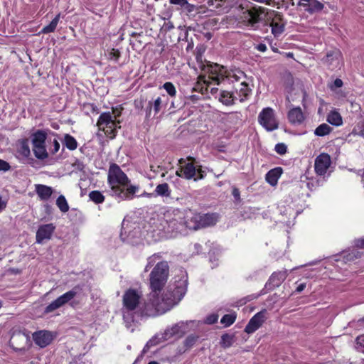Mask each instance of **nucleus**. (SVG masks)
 <instances>
[{"label": "nucleus", "instance_id": "nucleus-10", "mask_svg": "<svg viewBox=\"0 0 364 364\" xmlns=\"http://www.w3.org/2000/svg\"><path fill=\"white\" fill-rule=\"evenodd\" d=\"M287 275L288 272L287 269L273 272L266 282L263 289H264V291L267 293L269 291L279 287L286 279Z\"/></svg>", "mask_w": 364, "mask_h": 364}, {"label": "nucleus", "instance_id": "nucleus-46", "mask_svg": "<svg viewBox=\"0 0 364 364\" xmlns=\"http://www.w3.org/2000/svg\"><path fill=\"white\" fill-rule=\"evenodd\" d=\"M363 253L359 252L358 250H353L348 252L345 256L344 259L347 261H353L355 259L360 258Z\"/></svg>", "mask_w": 364, "mask_h": 364}, {"label": "nucleus", "instance_id": "nucleus-16", "mask_svg": "<svg viewBox=\"0 0 364 364\" xmlns=\"http://www.w3.org/2000/svg\"><path fill=\"white\" fill-rule=\"evenodd\" d=\"M134 105L136 109L143 111L145 113V119L149 120L153 117L154 110L152 100H146L141 97L140 99L135 100Z\"/></svg>", "mask_w": 364, "mask_h": 364}, {"label": "nucleus", "instance_id": "nucleus-15", "mask_svg": "<svg viewBox=\"0 0 364 364\" xmlns=\"http://www.w3.org/2000/svg\"><path fill=\"white\" fill-rule=\"evenodd\" d=\"M35 343L41 348H45L53 341L52 333L48 331H38L33 333Z\"/></svg>", "mask_w": 364, "mask_h": 364}, {"label": "nucleus", "instance_id": "nucleus-57", "mask_svg": "<svg viewBox=\"0 0 364 364\" xmlns=\"http://www.w3.org/2000/svg\"><path fill=\"white\" fill-rule=\"evenodd\" d=\"M120 57V52L118 49L113 48L109 53V58L112 60L117 61Z\"/></svg>", "mask_w": 364, "mask_h": 364}, {"label": "nucleus", "instance_id": "nucleus-47", "mask_svg": "<svg viewBox=\"0 0 364 364\" xmlns=\"http://www.w3.org/2000/svg\"><path fill=\"white\" fill-rule=\"evenodd\" d=\"M163 87L171 97H174L176 94V90L173 84L171 82H166L163 85Z\"/></svg>", "mask_w": 364, "mask_h": 364}, {"label": "nucleus", "instance_id": "nucleus-14", "mask_svg": "<svg viewBox=\"0 0 364 364\" xmlns=\"http://www.w3.org/2000/svg\"><path fill=\"white\" fill-rule=\"evenodd\" d=\"M331 164L330 156L326 153L321 154L315 159L314 168L316 173L320 176L324 175Z\"/></svg>", "mask_w": 364, "mask_h": 364}, {"label": "nucleus", "instance_id": "nucleus-52", "mask_svg": "<svg viewBox=\"0 0 364 364\" xmlns=\"http://www.w3.org/2000/svg\"><path fill=\"white\" fill-rule=\"evenodd\" d=\"M274 150L277 154L283 155L287 153V146L284 143H278L275 145Z\"/></svg>", "mask_w": 364, "mask_h": 364}, {"label": "nucleus", "instance_id": "nucleus-39", "mask_svg": "<svg viewBox=\"0 0 364 364\" xmlns=\"http://www.w3.org/2000/svg\"><path fill=\"white\" fill-rule=\"evenodd\" d=\"M130 36L132 38H134V40H130V45L132 46V48L134 49L140 48L143 45V42L140 39V38L142 36V33L133 32Z\"/></svg>", "mask_w": 364, "mask_h": 364}, {"label": "nucleus", "instance_id": "nucleus-30", "mask_svg": "<svg viewBox=\"0 0 364 364\" xmlns=\"http://www.w3.org/2000/svg\"><path fill=\"white\" fill-rule=\"evenodd\" d=\"M218 99L220 102L226 106L232 105L234 104L233 94L228 91H221Z\"/></svg>", "mask_w": 364, "mask_h": 364}, {"label": "nucleus", "instance_id": "nucleus-59", "mask_svg": "<svg viewBox=\"0 0 364 364\" xmlns=\"http://www.w3.org/2000/svg\"><path fill=\"white\" fill-rule=\"evenodd\" d=\"M60 143L57 139H54L53 142V148H50V151L52 154H55L60 149Z\"/></svg>", "mask_w": 364, "mask_h": 364}, {"label": "nucleus", "instance_id": "nucleus-42", "mask_svg": "<svg viewBox=\"0 0 364 364\" xmlns=\"http://www.w3.org/2000/svg\"><path fill=\"white\" fill-rule=\"evenodd\" d=\"M151 100H152L153 110H154L153 117H155L159 113L161 108L164 107V105L162 103V100L160 97H158L156 99L151 98Z\"/></svg>", "mask_w": 364, "mask_h": 364}, {"label": "nucleus", "instance_id": "nucleus-24", "mask_svg": "<svg viewBox=\"0 0 364 364\" xmlns=\"http://www.w3.org/2000/svg\"><path fill=\"white\" fill-rule=\"evenodd\" d=\"M36 192L41 200H48L52 196L53 190L50 186L38 184L36 185Z\"/></svg>", "mask_w": 364, "mask_h": 364}, {"label": "nucleus", "instance_id": "nucleus-41", "mask_svg": "<svg viewBox=\"0 0 364 364\" xmlns=\"http://www.w3.org/2000/svg\"><path fill=\"white\" fill-rule=\"evenodd\" d=\"M56 205L60 210V211H62L63 213H66L69 210L68 203L65 196L63 195L59 196L58 198H57Z\"/></svg>", "mask_w": 364, "mask_h": 364}, {"label": "nucleus", "instance_id": "nucleus-33", "mask_svg": "<svg viewBox=\"0 0 364 364\" xmlns=\"http://www.w3.org/2000/svg\"><path fill=\"white\" fill-rule=\"evenodd\" d=\"M327 122L336 127L341 125L343 123L341 114L336 111H332L328 114Z\"/></svg>", "mask_w": 364, "mask_h": 364}, {"label": "nucleus", "instance_id": "nucleus-61", "mask_svg": "<svg viewBox=\"0 0 364 364\" xmlns=\"http://www.w3.org/2000/svg\"><path fill=\"white\" fill-rule=\"evenodd\" d=\"M73 166L80 171H83V169L85 168V165L83 162H82L80 160H76L75 162L73 164Z\"/></svg>", "mask_w": 364, "mask_h": 364}, {"label": "nucleus", "instance_id": "nucleus-45", "mask_svg": "<svg viewBox=\"0 0 364 364\" xmlns=\"http://www.w3.org/2000/svg\"><path fill=\"white\" fill-rule=\"evenodd\" d=\"M161 341H163L162 337L161 338H158L157 336L152 338L146 343V344L143 348L142 353H146V352L149 351L151 347L159 344Z\"/></svg>", "mask_w": 364, "mask_h": 364}, {"label": "nucleus", "instance_id": "nucleus-26", "mask_svg": "<svg viewBox=\"0 0 364 364\" xmlns=\"http://www.w3.org/2000/svg\"><path fill=\"white\" fill-rule=\"evenodd\" d=\"M187 279H179L178 281H176L173 285H170L166 291L168 292H171L173 295V296L176 297V294H179L178 291H181V289H183L185 294L187 291Z\"/></svg>", "mask_w": 364, "mask_h": 364}, {"label": "nucleus", "instance_id": "nucleus-13", "mask_svg": "<svg viewBox=\"0 0 364 364\" xmlns=\"http://www.w3.org/2000/svg\"><path fill=\"white\" fill-rule=\"evenodd\" d=\"M266 310H262L254 315L245 328V332L250 334L262 326L265 321Z\"/></svg>", "mask_w": 364, "mask_h": 364}, {"label": "nucleus", "instance_id": "nucleus-54", "mask_svg": "<svg viewBox=\"0 0 364 364\" xmlns=\"http://www.w3.org/2000/svg\"><path fill=\"white\" fill-rule=\"evenodd\" d=\"M11 169V166L7 161L0 159V172H6Z\"/></svg>", "mask_w": 364, "mask_h": 364}, {"label": "nucleus", "instance_id": "nucleus-44", "mask_svg": "<svg viewBox=\"0 0 364 364\" xmlns=\"http://www.w3.org/2000/svg\"><path fill=\"white\" fill-rule=\"evenodd\" d=\"M198 338H199L198 336L193 335V334L189 335L188 336L186 337V338L183 341L184 346L186 347V349H189V348H192L195 345V343L197 342Z\"/></svg>", "mask_w": 364, "mask_h": 364}, {"label": "nucleus", "instance_id": "nucleus-1", "mask_svg": "<svg viewBox=\"0 0 364 364\" xmlns=\"http://www.w3.org/2000/svg\"><path fill=\"white\" fill-rule=\"evenodd\" d=\"M141 294L132 288L125 291L122 296V312L125 326L128 328L143 317L156 316V311L149 301V294L144 303L141 302Z\"/></svg>", "mask_w": 364, "mask_h": 364}, {"label": "nucleus", "instance_id": "nucleus-11", "mask_svg": "<svg viewBox=\"0 0 364 364\" xmlns=\"http://www.w3.org/2000/svg\"><path fill=\"white\" fill-rule=\"evenodd\" d=\"M55 230V226L53 223L39 225L36 235V242L38 244H43L45 241L51 239Z\"/></svg>", "mask_w": 364, "mask_h": 364}, {"label": "nucleus", "instance_id": "nucleus-55", "mask_svg": "<svg viewBox=\"0 0 364 364\" xmlns=\"http://www.w3.org/2000/svg\"><path fill=\"white\" fill-rule=\"evenodd\" d=\"M218 316L217 314H211L206 317L205 323L208 324H214L218 321Z\"/></svg>", "mask_w": 364, "mask_h": 364}, {"label": "nucleus", "instance_id": "nucleus-37", "mask_svg": "<svg viewBox=\"0 0 364 364\" xmlns=\"http://www.w3.org/2000/svg\"><path fill=\"white\" fill-rule=\"evenodd\" d=\"M89 198L95 204H101L105 202V196L100 191H92L89 193Z\"/></svg>", "mask_w": 364, "mask_h": 364}, {"label": "nucleus", "instance_id": "nucleus-12", "mask_svg": "<svg viewBox=\"0 0 364 364\" xmlns=\"http://www.w3.org/2000/svg\"><path fill=\"white\" fill-rule=\"evenodd\" d=\"M188 321H181L174 325L171 328H167L162 335L163 341L170 339L174 336L182 337L186 333Z\"/></svg>", "mask_w": 364, "mask_h": 364}, {"label": "nucleus", "instance_id": "nucleus-22", "mask_svg": "<svg viewBox=\"0 0 364 364\" xmlns=\"http://www.w3.org/2000/svg\"><path fill=\"white\" fill-rule=\"evenodd\" d=\"M298 6L304 7V11L308 12L310 14L320 12L321 11L323 10V9L324 7V5L321 2H320L317 0H312L309 4L299 2Z\"/></svg>", "mask_w": 364, "mask_h": 364}, {"label": "nucleus", "instance_id": "nucleus-34", "mask_svg": "<svg viewBox=\"0 0 364 364\" xmlns=\"http://www.w3.org/2000/svg\"><path fill=\"white\" fill-rule=\"evenodd\" d=\"M60 17V14L59 13L55 16V17L50 21V23L48 26H44L42 28V30L41 31V33L47 34L54 32L59 22Z\"/></svg>", "mask_w": 364, "mask_h": 364}, {"label": "nucleus", "instance_id": "nucleus-49", "mask_svg": "<svg viewBox=\"0 0 364 364\" xmlns=\"http://www.w3.org/2000/svg\"><path fill=\"white\" fill-rule=\"evenodd\" d=\"M264 294H266V291H264V289H262L259 294H257V295H255V294L248 295L247 296L244 297L243 299H242L240 301V304L241 305L245 304L247 302L250 301H252L253 299H257L260 295Z\"/></svg>", "mask_w": 364, "mask_h": 364}, {"label": "nucleus", "instance_id": "nucleus-38", "mask_svg": "<svg viewBox=\"0 0 364 364\" xmlns=\"http://www.w3.org/2000/svg\"><path fill=\"white\" fill-rule=\"evenodd\" d=\"M333 130V128L326 123L320 124L314 130V134L318 136H324L329 134Z\"/></svg>", "mask_w": 364, "mask_h": 364}, {"label": "nucleus", "instance_id": "nucleus-62", "mask_svg": "<svg viewBox=\"0 0 364 364\" xmlns=\"http://www.w3.org/2000/svg\"><path fill=\"white\" fill-rule=\"evenodd\" d=\"M355 245L358 248L364 249V237L355 240Z\"/></svg>", "mask_w": 364, "mask_h": 364}, {"label": "nucleus", "instance_id": "nucleus-56", "mask_svg": "<svg viewBox=\"0 0 364 364\" xmlns=\"http://www.w3.org/2000/svg\"><path fill=\"white\" fill-rule=\"evenodd\" d=\"M156 260L154 259V257H149L148 259H147V264L145 267V269H144V272H148L149 269L152 267L153 266H155V263H156Z\"/></svg>", "mask_w": 364, "mask_h": 364}, {"label": "nucleus", "instance_id": "nucleus-5", "mask_svg": "<svg viewBox=\"0 0 364 364\" xmlns=\"http://www.w3.org/2000/svg\"><path fill=\"white\" fill-rule=\"evenodd\" d=\"M202 70L209 74V78L218 85L225 80L238 81L240 77L233 71L228 70L225 67L218 63L208 62L207 65H202Z\"/></svg>", "mask_w": 364, "mask_h": 364}, {"label": "nucleus", "instance_id": "nucleus-23", "mask_svg": "<svg viewBox=\"0 0 364 364\" xmlns=\"http://www.w3.org/2000/svg\"><path fill=\"white\" fill-rule=\"evenodd\" d=\"M283 173V169L282 167H276L270 171H269L266 176L265 179L267 182L272 186H274L277 184L278 179L281 176Z\"/></svg>", "mask_w": 364, "mask_h": 364}, {"label": "nucleus", "instance_id": "nucleus-17", "mask_svg": "<svg viewBox=\"0 0 364 364\" xmlns=\"http://www.w3.org/2000/svg\"><path fill=\"white\" fill-rule=\"evenodd\" d=\"M341 57V51L338 49H333L328 51L321 60L323 64L333 70L334 68L337 67Z\"/></svg>", "mask_w": 364, "mask_h": 364}, {"label": "nucleus", "instance_id": "nucleus-60", "mask_svg": "<svg viewBox=\"0 0 364 364\" xmlns=\"http://www.w3.org/2000/svg\"><path fill=\"white\" fill-rule=\"evenodd\" d=\"M232 194L234 197V199H235V201L236 203H239L240 202V191L236 187H234L232 188Z\"/></svg>", "mask_w": 364, "mask_h": 364}, {"label": "nucleus", "instance_id": "nucleus-32", "mask_svg": "<svg viewBox=\"0 0 364 364\" xmlns=\"http://www.w3.org/2000/svg\"><path fill=\"white\" fill-rule=\"evenodd\" d=\"M285 25L286 23L284 22H277L272 21L270 23L272 33L274 37H279L284 31Z\"/></svg>", "mask_w": 364, "mask_h": 364}, {"label": "nucleus", "instance_id": "nucleus-43", "mask_svg": "<svg viewBox=\"0 0 364 364\" xmlns=\"http://www.w3.org/2000/svg\"><path fill=\"white\" fill-rule=\"evenodd\" d=\"M236 320V314H230L224 315L221 320L220 323L223 324L225 326L228 327L231 326Z\"/></svg>", "mask_w": 364, "mask_h": 364}, {"label": "nucleus", "instance_id": "nucleus-4", "mask_svg": "<svg viewBox=\"0 0 364 364\" xmlns=\"http://www.w3.org/2000/svg\"><path fill=\"white\" fill-rule=\"evenodd\" d=\"M178 294H176V297L171 292L167 291L162 294L160 297L161 292H156L154 298L151 297V293H149V301H151V305L156 311V316L161 314L166 311L170 310L173 306L177 304L184 296V290L181 289V291H178Z\"/></svg>", "mask_w": 364, "mask_h": 364}, {"label": "nucleus", "instance_id": "nucleus-7", "mask_svg": "<svg viewBox=\"0 0 364 364\" xmlns=\"http://www.w3.org/2000/svg\"><path fill=\"white\" fill-rule=\"evenodd\" d=\"M267 9L254 6L242 12L241 16L242 22L247 27L254 30L258 28L259 23L262 22L267 15Z\"/></svg>", "mask_w": 364, "mask_h": 364}, {"label": "nucleus", "instance_id": "nucleus-27", "mask_svg": "<svg viewBox=\"0 0 364 364\" xmlns=\"http://www.w3.org/2000/svg\"><path fill=\"white\" fill-rule=\"evenodd\" d=\"M171 191L167 183L159 184L154 190V196L171 197Z\"/></svg>", "mask_w": 364, "mask_h": 364}, {"label": "nucleus", "instance_id": "nucleus-21", "mask_svg": "<svg viewBox=\"0 0 364 364\" xmlns=\"http://www.w3.org/2000/svg\"><path fill=\"white\" fill-rule=\"evenodd\" d=\"M287 117L289 122L292 124H301L304 120V114L299 107L290 109Z\"/></svg>", "mask_w": 364, "mask_h": 364}, {"label": "nucleus", "instance_id": "nucleus-50", "mask_svg": "<svg viewBox=\"0 0 364 364\" xmlns=\"http://www.w3.org/2000/svg\"><path fill=\"white\" fill-rule=\"evenodd\" d=\"M188 30H193L194 31L200 32L199 29H197L196 27H191L189 26L187 29H186L183 33H180L178 41H188Z\"/></svg>", "mask_w": 364, "mask_h": 364}, {"label": "nucleus", "instance_id": "nucleus-28", "mask_svg": "<svg viewBox=\"0 0 364 364\" xmlns=\"http://www.w3.org/2000/svg\"><path fill=\"white\" fill-rule=\"evenodd\" d=\"M183 176L188 180L194 178L196 175V167L193 163H187L183 167Z\"/></svg>", "mask_w": 364, "mask_h": 364}, {"label": "nucleus", "instance_id": "nucleus-35", "mask_svg": "<svg viewBox=\"0 0 364 364\" xmlns=\"http://www.w3.org/2000/svg\"><path fill=\"white\" fill-rule=\"evenodd\" d=\"M60 17V14L59 13L55 16V17L50 21V23L48 26H44L42 28V30L41 31V33L47 34L54 32L59 22Z\"/></svg>", "mask_w": 364, "mask_h": 364}, {"label": "nucleus", "instance_id": "nucleus-25", "mask_svg": "<svg viewBox=\"0 0 364 364\" xmlns=\"http://www.w3.org/2000/svg\"><path fill=\"white\" fill-rule=\"evenodd\" d=\"M196 214L191 213V215H186V216H184V230H198L200 229Z\"/></svg>", "mask_w": 364, "mask_h": 364}, {"label": "nucleus", "instance_id": "nucleus-63", "mask_svg": "<svg viewBox=\"0 0 364 364\" xmlns=\"http://www.w3.org/2000/svg\"><path fill=\"white\" fill-rule=\"evenodd\" d=\"M170 3L171 4L179 5L182 7L185 4H187V0H170Z\"/></svg>", "mask_w": 364, "mask_h": 364}, {"label": "nucleus", "instance_id": "nucleus-20", "mask_svg": "<svg viewBox=\"0 0 364 364\" xmlns=\"http://www.w3.org/2000/svg\"><path fill=\"white\" fill-rule=\"evenodd\" d=\"M49 129H38L31 136L33 146L46 144Z\"/></svg>", "mask_w": 364, "mask_h": 364}, {"label": "nucleus", "instance_id": "nucleus-3", "mask_svg": "<svg viewBox=\"0 0 364 364\" xmlns=\"http://www.w3.org/2000/svg\"><path fill=\"white\" fill-rule=\"evenodd\" d=\"M169 275V266L168 262L161 261L156 264L149 274L150 289L151 297L154 298L156 292H161L167 282Z\"/></svg>", "mask_w": 364, "mask_h": 364}, {"label": "nucleus", "instance_id": "nucleus-29", "mask_svg": "<svg viewBox=\"0 0 364 364\" xmlns=\"http://www.w3.org/2000/svg\"><path fill=\"white\" fill-rule=\"evenodd\" d=\"M62 144L70 151L75 150L77 147V141L73 136L69 134H65L64 135Z\"/></svg>", "mask_w": 364, "mask_h": 364}, {"label": "nucleus", "instance_id": "nucleus-53", "mask_svg": "<svg viewBox=\"0 0 364 364\" xmlns=\"http://www.w3.org/2000/svg\"><path fill=\"white\" fill-rule=\"evenodd\" d=\"M240 85H241V88L240 90V92L245 97H247L250 92V89L249 88L248 84L245 82H243L240 84Z\"/></svg>", "mask_w": 364, "mask_h": 364}, {"label": "nucleus", "instance_id": "nucleus-9", "mask_svg": "<svg viewBox=\"0 0 364 364\" xmlns=\"http://www.w3.org/2000/svg\"><path fill=\"white\" fill-rule=\"evenodd\" d=\"M258 121L268 132L274 131L278 128V123L275 119L274 110L271 107H266L262 110L259 114Z\"/></svg>", "mask_w": 364, "mask_h": 364}, {"label": "nucleus", "instance_id": "nucleus-51", "mask_svg": "<svg viewBox=\"0 0 364 364\" xmlns=\"http://www.w3.org/2000/svg\"><path fill=\"white\" fill-rule=\"evenodd\" d=\"M343 82L341 79L336 78L333 82L329 83L328 87L332 91H335L336 89L340 88L343 86Z\"/></svg>", "mask_w": 364, "mask_h": 364}, {"label": "nucleus", "instance_id": "nucleus-8", "mask_svg": "<svg viewBox=\"0 0 364 364\" xmlns=\"http://www.w3.org/2000/svg\"><path fill=\"white\" fill-rule=\"evenodd\" d=\"M82 291V287L76 285L70 291L58 297L48 304L44 309V314H49L60 308L67 303L71 301L76 296L80 294Z\"/></svg>", "mask_w": 364, "mask_h": 364}, {"label": "nucleus", "instance_id": "nucleus-6", "mask_svg": "<svg viewBox=\"0 0 364 364\" xmlns=\"http://www.w3.org/2000/svg\"><path fill=\"white\" fill-rule=\"evenodd\" d=\"M183 219V213L178 210L166 213L161 223L163 230L165 232L171 233L173 236L182 233L185 230Z\"/></svg>", "mask_w": 364, "mask_h": 364}, {"label": "nucleus", "instance_id": "nucleus-48", "mask_svg": "<svg viewBox=\"0 0 364 364\" xmlns=\"http://www.w3.org/2000/svg\"><path fill=\"white\" fill-rule=\"evenodd\" d=\"M205 51V47L203 45H198L196 48V59L197 62L202 63V57Z\"/></svg>", "mask_w": 364, "mask_h": 364}, {"label": "nucleus", "instance_id": "nucleus-58", "mask_svg": "<svg viewBox=\"0 0 364 364\" xmlns=\"http://www.w3.org/2000/svg\"><path fill=\"white\" fill-rule=\"evenodd\" d=\"M196 178H194V181H198L203 179L205 176L206 173L205 171L202 170L200 168H196Z\"/></svg>", "mask_w": 364, "mask_h": 364}, {"label": "nucleus", "instance_id": "nucleus-31", "mask_svg": "<svg viewBox=\"0 0 364 364\" xmlns=\"http://www.w3.org/2000/svg\"><path fill=\"white\" fill-rule=\"evenodd\" d=\"M33 151L38 159L44 160L48 157V154L46 149V144L33 146Z\"/></svg>", "mask_w": 364, "mask_h": 364}, {"label": "nucleus", "instance_id": "nucleus-64", "mask_svg": "<svg viewBox=\"0 0 364 364\" xmlns=\"http://www.w3.org/2000/svg\"><path fill=\"white\" fill-rule=\"evenodd\" d=\"M182 7L187 10L188 12H191L196 9V6L189 4L188 1L187 4H185Z\"/></svg>", "mask_w": 364, "mask_h": 364}, {"label": "nucleus", "instance_id": "nucleus-40", "mask_svg": "<svg viewBox=\"0 0 364 364\" xmlns=\"http://www.w3.org/2000/svg\"><path fill=\"white\" fill-rule=\"evenodd\" d=\"M354 348L358 352L364 354V333L358 336L354 341Z\"/></svg>", "mask_w": 364, "mask_h": 364}, {"label": "nucleus", "instance_id": "nucleus-2", "mask_svg": "<svg viewBox=\"0 0 364 364\" xmlns=\"http://www.w3.org/2000/svg\"><path fill=\"white\" fill-rule=\"evenodd\" d=\"M107 183L109 195L119 200L133 199L139 190V186L132 185L126 173L115 163H112L109 167Z\"/></svg>", "mask_w": 364, "mask_h": 364}, {"label": "nucleus", "instance_id": "nucleus-18", "mask_svg": "<svg viewBox=\"0 0 364 364\" xmlns=\"http://www.w3.org/2000/svg\"><path fill=\"white\" fill-rule=\"evenodd\" d=\"M196 215L200 229L215 225L218 219L217 213H197Z\"/></svg>", "mask_w": 364, "mask_h": 364}, {"label": "nucleus", "instance_id": "nucleus-19", "mask_svg": "<svg viewBox=\"0 0 364 364\" xmlns=\"http://www.w3.org/2000/svg\"><path fill=\"white\" fill-rule=\"evenodd\" d=\"M97 125L102 127L105 125L107 127L111 129V133L113 134V137L116 135V122L112 119V114L109 112H102L97 120Z\"/></svg>", "mask_w": 364, "mask_h": 364}, {"label": "nucleus", "instance_id": "nucleus-36", "mask_svg": "<svg viewBox=\"0 0 364 364\" xmlns=\"http://www.w3.org/2000/svg\"><path fill=\"white\" fill-rule=\"evenodd\" d=\"M235 341V339L234 334L224 333L221 336L220 345L223 348H228L232 346Z\"/></svg>", "mask_w": 364, "mask_h": 364}]
</instances>
